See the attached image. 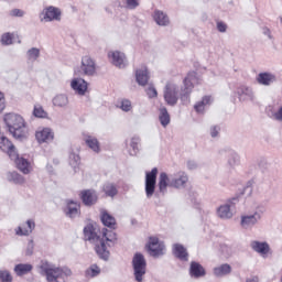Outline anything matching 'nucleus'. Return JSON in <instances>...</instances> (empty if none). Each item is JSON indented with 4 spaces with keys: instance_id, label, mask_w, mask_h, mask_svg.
<instances>
[{
    "instance_id": "nucleus-4",
    "label": "nucleus",
    "mask_w": 282,
    "mask_h": 282,
    "mask_svg": "<svg viewBox=\"0 0 282 282\" xmlns=\"http://www.w3.org/2000/svg\"><path fill=\"white\" fill-rule=\"evenodd\" d=\"M132 265L135 281L142 282V276L147 274V260L144 259V256L142 253H135L132 259Z\"/></svg>"
},
{
    "instance_id": "nucleus-13",
    "label": "nucleus",
    "mask_w": 282,
    "mask_h": 282,
    "mask_svg": "<svg viewBox=\"0 0 282 282\" xmlns=\"http://www.w3.org/2000/svg\"><path fill=\"white\" fill-rule=\"evenodd\" d=\"M35 138L40 144H43V142H52V140H54V132H52L50 128H43L35 132Z\"/></svg>"
},
{
    "instance_id": "nucleus-48",
    "label": "nucleus",
    "mask_w": 282,
    "mask_h": 282,
    "mask_svg": "<svg viewBox=\"0 0 282 282\" xmlns=\"http://www.w3.org/2000/svg\"><path fill=\"white\" fill-rule=\"evenodd\" d=\"M275 120H282V107L274 115Z\"/></svg>"
},
{
    "instance_id": "nucleus-35",
    "label": "nucleus",
    "mask_w": 282,
    "mask_h": 282,
    "mask_svg": "<svg viewBox=\"0 0 282 282\" xmlns=\"http://www.w3.org/2000/svg\"><path fill=\"white\" fill-rule=\"evenodd\" d=\"M33 116L35 118H47V111L42 106H35L33 109Z\"/></svg>"
},
{
    "instance_id": "nucleus-11",
    "label": "nucleus",
    "mask_w": 282,
    "mask_h": 282,
    "mask_svg": "<svg viewBox=\"0 0 282 282\" xmlns=\"http://www.w3.org/2000/svg\"><path fill=\"white\" fill-rule=\"evenodd\" d=\"M44 17L41 19V21H45L46 23L50 21H61V9L56 7H47L43 11Z\"/></svg>"
},
{
    "instance_id": "nucleus-1",
    "label": "nucleus",
    "mask_w": 282,
    "mask_h": 282,
    "mask_svg": "<svg viewBox=\"0 0 282 282\" xmlns=\"http://www.w3.org/2000/svg\"><path fill=\"white\" fill-rule=\"evenodd\" d=\"M84 236L85 239L88 241H97L95 246V252L98 254L100 259H104V261H107L109 259V249L111 246H113L118 241V236L115 231L109 230L107 228L102 229V238L98 237V234H96V229L94 228V225H87L84 228ZM108 246V248H107Z\"/></svg>"
},
{
    "instance_id": "nucleus-7",
    "label": "nucleus",
    "mask_w": 282,
    "mask_h": 282,
    "mask_svg": "<svg viewBox=\"0 0 282 282\" xmlns=\"http://www.w3.org/2000/svg\"><path fill=\"white\" fill-rule=\"evenodd\" d=\"M79 199L84 206H95V204H98V192L95 189H83L79 192Z\"/></svg>"
},
{
    "instance_id": "nucleus-25",
    "label": "nucleus",
    "mask_w": 282,
    "mask_h": 282,
    "mask_svg": "<svg viewBox=\"0 0 282 282\" xmlns=\"http://www.w3.org/2000/svg\"><path fill=\"white\" fill-rule=\"evenodd\" d=\"M275 77L274 75L270 74V73H260L257 77V82L259 83V85H270L271 83H274Z\"/></svg>"
},
{
    "instance_id": "nucleus-41",
    "label": "nucleus",
    "mask_w": 282,
    "mask_h": 282,
    "mask_svg": "<svg viewBox=\"0 0 282 282\" xmlns=\"http://www.w3.org/2000/svg\"><path fill=\"white\" fill-rule=\"evenodd\" d=\"M131 101L128 99H123L121 100V105H120V109H122V111H131Z\"/></svg>"
},
{
    "instance_id": "nucleus-14",
    "label": "nucleus",
    "mask_w": 282,
    "mask_h": 282,
    "mask_svg": "<svg viewBox=\"0 0 282 282\" xmlns=\"http://www.w3.org/2000/svg\"><path fill=\"white\" fill-rule=\"evenodd\" d=\"M72 89L76 91L79 96H85L87 93V82L83 78H75L70 83Z\"/></svg>"
},
{
    "instance_id": "nucleus-39",
    "label": "nucleus",
    "mask_w": 282,
    "mask_h": 282,
    "mask_svg": "<svg viewBox=\"0 0 282 282\" xmlns=\"http://www.w3.org/2000/svg\"><path fill=\"white\" fill-rule=\"evenodd\" d=\"M29 61H36L41 56V51L36 47H33L28 51Z\"/></svg>"
},
{
    "instance_id": "nucleus-16",
    "label": "nucleus",
    "mask_w": 282,
    "mask_h": 282,
    "mask_svg": "<svg viewBox=\"0 0 282 282\" xmlns=\"http://www.w3.org/2000/svg\"><path fill=\"white\" fill-rule=\"evenodd\" d=\"M189 274L194 276V279H200L202 276H206V269L198 262H191Z\"/></svg>"
},
{
    "instance_id": "nucleus-46",
    "label": "nucleus",
    "mask_w": 282,
    "mask_h": 282,
    "mask_svg": "<svg viewBox=\"0 0 282 282\" xmlns=\"http://www.w3.org/2000/svg\"><path fill=\"white\" fill-rule=\"evenodd\" d=\"M212 138H217L219 135V127L215 126L210 130Z\"/></svg>"
},
{
    "instance_id": "nucleus-3",
    "label": "nucleus",
    "mask_w": 282,
    "mask_h": 282,
    "mask_svg": "<svg viewBox=\"0 0 282 282\" xmlns=\"http://www.w3.org/2000/svg\"><path fill=\"white\" fill-rule=\"evenodd\" d=\"M4 122L10 131V133L17 140H23L28 138V129L25 128V120L21 115L7 113L4 116Z\"/></svg>"
},
{
    "instance_id": "nucleus-43",
    "label": "nucleus",
    "mask_w": 282,
    "mask_h": 282,
    "mask_svg": "<svg viewBox=\"0 0 282 282\" xmlns=\"http://www.w3.org/2000/svg\"><path fill=\"white\" fill-rule=\"evenodd\" d=\"M6 110V95L0 91V113Z\"/></svg>"
},
{
    "instance_id": "nucleus-47",
    "label": "nucleus",
    "mask_w": 282,
    "mask_h": 282,
    "mask_svg": "<svg viewBox=\"0 0 282 282\" xmlns=\"http://www.w3.org/2000/svg\"><path fill=\"white\" fill-rule=\"evenodd\" d=\"M24 12L20 9H13L11 11V17H23Z\"/></svg>"
},
{
    "instance_id": "nucleus-8",
    "label": "nucleus",
    "mask_w": 282,
    "mask_h": 282,
    "mask_svg": "<svg viewBox=\"0 0 282 282\" xmlns=\"http://www.w3.org/2000/svg\"><path fill=\"white\" fill-rule=\"evenodd\" d=\"M164 100L173 107L177 105V86L173 83H167L164 90Z\"/></svg>"
},
{
    "instance_id": "nucleus-40",
    "label": "nucleus",
    "mask_w": 282,
    "mask_h": 282,
    "mask_svg": "<svg viewBox=\"0 0 282 282\" xmlns=\"http://www.w3.org/2000/svg\"><path fill=\"white\" fill-rule=\"evenodd\" d=\"M11 177L15 184H24L25 183V178L17 172L11 173Z\"/></svg>"
},
{
    "instance_id": "nucleus-6",
    "label": "nucleus",
    "mask_w": 282,
    "mask_h": 282,
    "mask_svg": "<svg viewBox=\"0 0 282 282\" xmlns=\"http://www.w3.org/2000/svg\"><path fill=\"white\" fill-rule=\"evenodd\" d=\"M145 248L151 257H162L164 254V242L160 241L158 237H150Z\"/></svg>"
},
{
    "instance_id": "nucleus-17",
    "label": "nucleus",
    "mask_w": 282,
    "mask_h": 282,
    "mask_svg": "<svg viewBox=\"0 0 282 282\" xmlns=\"http://www.w3.org/2000/svg\"><path fill=\"white\" fill-rule=\"evenodd\" d=\"M13 162H15L19 171L23 173L24 175H28L30 171H32V167L30 166V162L23 158H19V152H17V159H11Z\"/></svg>"
},
{
    "instance_id": "nucleus-28",
    "label": "nucleus",
    "mask_w": 282,
    "mask_h": 282,
    "mask_svg": "<svg viewBox=\"0 0 282 282\" xmlns=\"http://www.w3.org/2000/svg\"><path fill=\"white\" fill-rule=\"evenodd\" d=\"M85 143L87 147H89V149H91V151H95V153H100V142H98V139L94 137H87L85 139Z\"/></svg>"
},
{
    "instance_id": "nucleus-50",
    "label": "nucleus",
    "mask_w": 282,
    "mask_h": 282,
    "mask_svg": "<svg viewBox=\"0 0 282 282\" xmlns=\"http://www.w3.org/2000/svg\"><path fill=\"white\" fill-rule=\"evenodd\" d=\"M247 282H258V281L252 279V280H248Z\"/></svg>"
},
{
    "instance_id": "nucleus-15",
    "label": "nucleus",
    "mask_w": 282,
    "mask_h": 282,
    "mask_svg": "<svg viewBox=\"0 0 282 282\" xmlns=\"http://www.w3.org/2000/svg\"><path fill=\"white\" fill-rule=\"evenodd\" d=\"M137 83L142 87L149 84V69L147 66H142L141 68L135 70Z\"/></svg>"
},
{
    "instance_id": "nucleus-27",
    "label": "nucleus",
    "mask_w": 282,
    "mask_h": 282,
    "mask_svg": "<svg viewBox=\"0 0 282 282\" xmlns=\"http://www.w3.org/2000/svg\"><path fill=\"white\" fill-rule=\"evenodd\" d=\"M32 264L20 263L14 267V272L18 276H23L25 274H29V272H32Z\"/></svg>"
},
{
    "instance_id": "nucleus-33",
    "label": "nucleus",
    "mask_w": 282,
    "mask_h": 282,
    "mask_svg": "<svg viewBox=\"0 0 282 282\" xmlns=\"http://www.w3.org/2000/svg\"><path fill=\"white\" fill-rule=\"evenodd\" d=\"M87 279H94V276H98L100 274V267L97 264H91L85 272Z\"/></svg>"
},
{
    "instance_id": "nucleus-45",
    "label": "nucleus",
    "mask_w": 282,
    "mask_h": 282,
    "mask_svg": "<svg viewBox=\"0 0 282 282\" xmlns=\"http://www.w3.org/2000/svg\"><path fill=\"white\" fill-rule=\"evenodd\" d=\"M217 30H218V32H226V30H228V25L221 21H218Z\"/></svg>"
},
{
    "instance_id": "nucleus-10",
    "label": "nucleus",
    "mask_w": 282,
    "mask_h": 282,
    "mask_svg": "<svg viewBox=\"0 0 282 282\" xmlns=\"http://www.w3.org/2000/svg\"><path fill=\"white\" fill-rule=\"evenodd\" d=\"M0 149L9 155L10 160H17V148L8 138L0 137Z\"/></svg>"
},
{
    "instance_id": "nucleus-34",
    "label": "nucleus",
    "mask_w": 282,
    "mask_h": 282,
    "mask_svg": "<svg viewBox=\"0 0 282 282\" xmlns=\"http://www.w3.org/2000/svg\"><path fill=\"white\" fill-rule=\"evenodd\" d=\"M53 105L55 107H65L67 105V97L65 95H57L53 99Z\"/></svg>"
},
{
    "instance_id": "nucleus-19",
    "label": "nucleus",
    "mask_w": 282,
    "mask_h": 282,
    "mask_svg": "<svg viewBox=\"0 0 282 282\" xmlns=\"http://www.w3.org/2000/svg\"><path fill=\"white\" fill-rule=\"evenodd\" d=\"M251 248L254 250V252H258L262 257H265V254L270 252V245H268V242H260L254 240L251 242Z\"/></svg>"
},
{
    "instance_id": "nucleus-36",
    "label": "nucleus",
    "mask_w": 282,
    "mask_h": 282,
    "mask_svg": "<svg viewBox=\"0 0 282 282\" xmlns=\"http://www.w3.org/2000/svg\"><path fill=\"white\" fill-rule=\"evenodd\" d=\"M256 223H257V217L254 215L245 216L241 219L242 226H254Z\"/></svg>"
},
{
    "instance_id": "nucleus-24",
    "label": "nucleus",
    "mask_w": 282,
    "mask_h": 282,
    "mask_svg": "<svg viewBox=\"0 0 282 282\" xmlns=\"http://www.w3.org/2000/svg\"><path fill=\"white\" fill-rule=\"evenodd\" d=\"M108 56L112 58V63L116 65V67H124V54L116 51L112 53H109Z\"/></svg>"
},
{
    "instance_id": "nucleus-30",
    "label": "nucleus",
    "mask_w": 282,
    "mask_h": 282,
    "mask_svg": "<svg viewBox=\"0 0 282 282\" xmlns=\"http://www.w3.org/2000/svg\"><path fill=\"white\" fill-rule=\"evenodd\" d=\"M206 105H210V96L203 97L202 101H198L194 109L197 113H203V111L206 109Z\"/></svg>"
},
{
    "instance_id": "nucleus-37",
    "label": "nucleus",
    "mask_w": 282,
    "mask_h": 282,
    "mask_svg": "<svg viewBox=\"0 0 282 282\" xmlns=\"http://www.w3.org/2000/svg\"><path fill=\"white\" fill-rule=\"evenodd\" d=\"M13 278L10 271L8 270H0V282H12Z\"/></svg>"
},
{
    "instance_id": "nucleus-21",
    "label": "nucleus",
    "mask_w": 282,
    "mask_h": 282,
    "mask_svg": "<svg viewBox=\"0 0 282 282\" xmlns=\"http://www.w3.org/2000/svg\"><path fill=\"white\" fill-rule=\"evenodd\" d=\"M34 220H28L25 227H18L15 230V234L20 237H28V235H31L32 230L35 228Z\"/></svg>"
},
{
    "instance_id": "nucleus-22",
    "label": "nucleus",
    "mask_w": 282,
    "mask_h": 282,
    "mask_svg": "<svg viewBox=\"0 0 282 282\" xmlns=\"http://www.w3.org/2000/svg\"><path fill=\"white\" fill-rule=\"evenodd\" d=\"M153 19L158 25H169V23H171L169 15L160 10L154 11Z\"/></svg>"
},
{
    "instance_id": "nucleus-23",
    "label": "nucleus",
    "mask_w": 282,
    "mask_h": 282,
    "mask_svg": "<svg viewBox=\"0 0 282 282\" xmlns=\"http://www.w3.org/2000/svg\"><path fill=\"white\" fill-rule=\"evenodd\" d=\"M173 254L181 259V261H188V252H186V248L182 245L173 246Z\"/></svg>"
},
{
    "instance_id": "nucleus-26",
    "label": "nucleus",
    "mask_w": 282,
    "mask_h": 282,
    "mask_svg": "<svg viewBox=\"0 0 282 282\" xmlns=\"http://www.w3.org/2000/svg\"><path fill=\"white\" fill-rule=\"evenodd\" d=\"M230 272H232V267L228 263L214 268V274L216 276H226V274H230Z\"/></svg>"
},
{
    "instance_id": "nucleus-20",
    "label": "nucleus",
    "mask_w": 282,
    "mask_h": 282,
    "mask_svg": "<svg viewBox=\"0 0 282 282\" xmlns=\"http://www.w3.org/2000/svg\"><path fill=\"white\" fill-rule=\"evenodd\" d=\"M100 219L104 226H106L107 228H110L111 230H116V226H117L116 218L111 216L109 213H107L106 210L101 212Z\"/></svg>"
},
{
    "instance_id": "nucleus-49",
    "label": "nucleus",
    "mask_w": 282,
    "mask_h": 282,
    "mask_svg": "<svg viewBox=\"0 0 282 282\" xmlns=\"http://www.w3.org/2000/svg\"><path fill=\"white\" fill-rule=\"evenodd\" d=\"M138 142H139L138 139H135V138L132 139V142H131L132 149H138Z\"/></svg>"
},
{
    "instance_id": "nucleus-32",
    "label": "nucleus",
    "mask_w": 282,
    "mask_h": 282,
    "mask_svg": "<svg viewBox=\"0 0 282 282\" xmlns=\"http://www.w3.org/2000/svg\"><path fill=\"white\" fill-rule=\"evenodd\" d=\"M160 117L159 120L163 127H167V124L171 122V116L169 115V110L166 108L160 109Z\"/></svg>"
},
{
    "instance_id": "nucleus-2",
    "label": "nucleus",
    "mask_w": 282,
    "mask_h": 282,
    "mask_svg": "<svg viewBox=\"0 0 282 282\" xmlns=\"http://www.w3.org/2000/svg\"><path fill=\"white\" fill-rule=\"evenodd\" d=\"M188 184V174L184 171H180L174 174V177L171 180L169 174L162 172L159 176V192L163 195L166 193L167 188H184Z\"/></svg>"
},
{
    "instance_id": "nucleus-12",
    "label": "nucleus",
    "mask_w": 282,
    "mask_h": 282,
    "mask_svg": "<svg viewBox=\"0 0 282 282\" xmlns=\"http://www.w3.org/2000/svg\"><path fill=\"white\" fill-rule=\"evenodd\" d=\"M80 69L85 76H94L96 74V62L86 55L82 58Z\"/></svg>"
},
{
    "instance_id": "nucleus-44",
    "label": "nucleus",
    "mask_w": 282,
    "mask_h": 282,
    "mask_svg": "<svg viewBox=\"0 0 282 282\" xmlns=\"http://www.w3.org/2000/svg\"><path fill=\"white\" fill-rule=\"evenodd\" d=\"M147 94L149 98H158V90L154 87H149Z\"/></svg>"
},
{
    "instance_id": "nucleus-29",
    "label": "nucleus",
    "mask_w": 282,
    "mask_h": 282,
    "mask_svg": "<svg viewBox=\"0 0 282 282\" xmlns=\"http://www.w3.org/2000/svg\"><path fill=\"white\" fill-rule=\"evenodd\" d=\"M217 213L220 219H230V217H232V212H230V205H221L218 208Z\"/></svg>"
},
{
    "instance_id": "nucleus-38",
    "label": "nucleus",
    "mask_w": 282,
    "mask_h": 282,
    "mask_svg": "<svg viewBox=\"0 0 282 282\" xmlns=\"http://www.w3.org/2000/svg\"><path fill=\"white\" fill-rule=\"evenodd\" d=\"M12 41H14V34L4 33L1 37L2 45H12Z\"/></svg>"
},
{
    "instance_id": "nucleus-42",
    "label": "nucleus",
    "mask_w": 282,
    "mask_h": 282,
    "mask_svg": "<svg viewBox=\"0 0 282 282\" xmlns=\"http://www.w3.org/2000/svg\"><path fill=\"white\" fill-rule=\"evenodd\" d=\"M126 3H127V8H129L130 10H135V8L140 6L138 0H126Z\"/></svg>"
},
{
    "instance_id": "nucleus-18",
    "label": "nucleus",
    "mask_w": 282,
    "mask_h": 282,
    "mask_svg": "<svg viewBox=\"0 0 282 282\" xmlns=\"http://www.w3.org/2000/svg\"><path fill=\"white\" fill-rule=\"evenodd\" d=\"M64 212L68 217H76L80 213V204L74 200H67Z\"/></svg>"
},
{
    "instance_id": "nucleus-5",
    "label": "nucleus",
    "mask_w": 282,
    "mask_h": 282,
    "mask_svg": "<svg viewBox=\"0 0 282 282\" xmlns=\"http://www.w3.org/2000/svg\"><path fill=\"white\" fill-rule=\"evenodd\" d=\"M158 182V167H153L151 172L145 174V195L148 198L153 197L155 193V184Z\"/></svg>"
},
{
    "instance_id": "nucleus-31",
    "label": "nucleus",
    "mask_w": 282,
    "mask_h": 282,
    "mask_svg": "<svg viewBox=\"0 0 282 282\" xmlns=\"http://www.w3.org/2000/svg\"><path fill=\"white\" fill-rule=\"evenodd\" d=\"M104 193L107 197H116V195H118V187L112 183H106L104 185Z\"/></svg>"
},
{
    "instance_id": "nucleus-9",
    "label": "nucleus",
    "mask_w": 282,
    "mask_h": 282,
    "mask_svg": "<svg viewBox=\"0 0 282 282\" xmlns=\"http://www.w3.org/2000/svg\"><path fill=\"white\" fill-rule=\"evenodd\" d=\"M193 85V78L191 77V74L187 75L184 79V88L181 91V100L184 104L191 102V94L193 93L194 89Z\"/></svg>"
}]
</instances>
